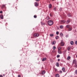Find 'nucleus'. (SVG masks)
Listing matches in <instances>:
<instances>
[{"label": "nucleus", "instance_id": "c756f323", "mask_svg": "<svg viewBox=\"0 0 77 77\" xmlns=\"http://www.w3.org/2000/svg\"><path fill=\"white\" fill-rule=\"evenodd\" d=\"M53 50H55L56 49V47L54 46L53 47Z\"/></svg>", "mask_w": 77, "mask_h": 77}, {"label": "nucleus", "instance_id": "473e14b6", "mask_svg": "<svg viewBox=\"0 0 77 77\" xmlns=\"http://www.w3.org/2000/svg\"><path fill=\"white\" fill-rule=\"evenodd\" d=\"M60 35H61V36H63V34L62 33H61L60 34Z\"/></svg>", "mask_w": 77, "mask_h": 77}, {"label": "nucleus", "instance_id": "f8f14e48", "mask_svg": "<svg viewBox=\"0 0 77 77\" xmlns=\"http://www.w3.org/2000/svg\"><path fill=\"white\" fill-rule=\"evenodd\" d=\"M58 52L59 54H62V52L60 51V50H58Z\"/></svg>", "mask_w": 77, "mask_h": 77}, {"label": "nucleus", "instance_id": "4468645a", "mask_svg": "<svg viewBox=\"0 0 77 77\" xmlns=\"http://www.w3.org/2000/svg\"><path fill=\"white\" fill-rule=\"evenodd\" d=\"M46 59H47V58H44L42 59V61L43 62H44V61H45V60Z\"/></svg>", "mask_w": 77, "mask_h": 77}, {"label": "nucleus", "instance_id": "a878e982", "mask_svg": "<svg viewBox=\"0 0 77 77\" xmlns=\"http://www.w3.org/2000/svg\"><path fill=\"white\" fill-rule=\"evenodd\" d=\"M55 38L56 39H57L59 38V36L58 35H57V36Z\"/></svg>", "mask_w": 77, "mask_h": 77}, {"label": "nucleus", "instance_id": "6e6552de", "mask_svg": "<svg viewBox=\"0 0 77 77\" xmlns=\"http://www.w3.org/2000/svg\"><path fill=\"white\" fill-rule=\"evenodd\" d=\"M68 29H68L69 31H71V30H72V27H69L68 28Z\"/></svg>", "mask_w": 77, "mask_h": 77}, {"label": "nucleus", "instance_id": "20e7f679", "mask_svg": "<svg viewBox=\"0 0 77 77\" xmlns=\"http://www.w3.org/2000/svg\"><path fill=\"white\" fill-rule=\"evenodd\" d=\"M71 21V19H69L66 22V23L67 24H69V22H70Z\"/></svg>", "mask_w": 77, "mask_h": 77}, {"label": "nucleus", "instance_id": "aec40b11", "mask_svg": "<svg viewBox=\"0 0 77 77\" xmlns=\"http://www.w3.org/2000/svg\"><path fill=\"white\" fill-rule=\"evenodd\" d=\"M70 59H71V57L70 56H69L67 58V60H69Z\"/></svg>", "mask_w": 77, "mask_h": 77}, {"label": "nucleus", "instance_id": "c03bdc74", "mask_svg": "<svg viewBox=\"0 0 77 77\" xmlns=\"http://www.w3.org/2000/svg\"><path fill=\"white\" fill-rule=\"evenodd\" d=\"M36 2H39V0H35Z\"/></svg>", "mask_w": 77, "mask_h": 77}, {"label": "nucleus", "instance_id": "bb28decb", "mask_svg": "<svg viewBox=\"0 0 77 77\" xmlns=\"http://www.w3.org/2000/svg\"><path fill=\"white\" fill-rule=\"evenodd\" d=\"M62 48V47H59L58 48V50H60V49Z\"/></svg>", "mask_w": 77, "mask_h": 77}, {"label": "nucleus", "instance_id": "ddd939ff", "mask_svg": "<svg viewBox=\"0 0 77 77\" xmlns=\"http://www.w3.org/2000/svg\"><path fill=\"white\" fill-rule=\"evenodd\" d=\"M70 27V25H67L66 26V27L68 29Z\"/></svg>", "mask_w": 77, "mask_h": 77}, {"label": "nucleus", "instance_id": "79ce46f5", "mask_svg": "<svg viewBox=\"0 0 77 77\" xmlns=\"http://www.w3.org/2000/svg\"><path fill=\"white\" fill-rule=\"evenodd\" d=\"M75 44L77 45V41H75Z\"/></svg>", "mask_w": 77, "mask_h": 77}, {"label": "nucleus", "instance_id": "2eb2a0df", "mask_svg": "<svg viewBox=\"0 0 77 77\" xmlns=\"http://www.w3.org/2000/svg\"><path fill=\"white\" fill-rule=\"evenodd\" d=\"M76 60L75 59L74 60H73V63H76Z\"/></svg>", "mask_w": 77, "mask_h": 77}, {"label": "nucleus", "instance_id": "0eeeda50", "mask_svg": "<svg viewBox=\"0 0 77 77\" xmlns=\"http://www.w3.org/2000/svg\"><path fill=\"white\" fill-rule=\"evenodd\" d=\"M62 70L64 72H65V68L63 67L62 68Z\"/></svg>", "mask_w": 77, "mask_h": 77}, {"label": "nucleus", "instance_id": "b1692460", "mask_svg": "<svg viewBox=\"0 0 77 77\" xmlns=\"http://www.w3.org/2000/svg\"><path fill=\"white\" fill-rule=\"evenodd\" d=\"M50 36H51V37H52V36H54V34H50Z\"/></svg>", "mask_w": 77, "mask_h": 77}, {"label": "nucleus", "instance_id": "c85d7f7f", "mask_svg": "<svg viewBox=\"0 0 77 77\" xmlns=\"http://www.w3.org/2000/svg\"><path fill=\"white\" fill-rule=\"evenodd\" d=\"M59 32L58 31H57L56 32V34L57 35H59Z\"/></svg>", "mask_w": 77, "mask_h": 77}, {"label": "nucleus", "instance_id": "423d86ee", "mask_svg": "<svg viewBox=\"0 0 77 77\" xmlns=\"http://www.w3.org/2000/svg\"><path fill=\"white\" fill-rule=\"evenodd\" d=\"M65 45V44H64V42H61V46H63Z\"/></svg>", "mask_w": 77, "mask_h": 77}, {"label": "nucleus", "instance_id": "7c9ffc66", "mask_svg": "<svg viewBox=\"0 0 77 77\" xmlns=\"http://www.w3.org/2000/svg\"><path fill=\"white\" fill-rule=\"evenodd\" d=\"M67 50L68 51H69V50H70V48L69 47H68L67 48Z\"/></svg>", "mask_w": 77, "mask_h": 77}, {"label": "nucleus", "instance_id": "a18cd8bd", "mask_svg": "<svg viewBox=\"0 0 77 77\" xmlns=\"http://www.w3.org/2000/svg\"><path fill=\"white\" fill-rule=\"evenodd\" d=\"M18 77H21V75H18Z\"/></svg>", "mask_w": 77, "mask_h": 77}, {"label": "nucleus", "instance_id": "412c9836", "mask_svg": "<svg viewBox=\"0 0 77 77\" xmlns=\"http://www.w3.org/2000/svg\"><path fill=\"white\" fill-rule=\"evenodd\" d=\"M5 5H2V8L3 9V8H5Z\"/></svg>", "mask_w": 77, "mask_h": 77}, {"label": "nucleus", "instance_id": "5701e85b", "mask_svg": "<svg viewBox=\"0 0 77 77\" xmlns=\"http://www.w3.org/2000/svg\"><path fill=\"white\" fill-rule=\"evenodd\" d=\"M49 19H50V17H49L47 16L46 17V19L47 20H48Z\"/></svg>", "mask_w": 77, "mask_h": 77}, {"label": "nucleus", "instance_id": "f704fd0d", "mask_svg": "<svg viewBox=\"0 0 77 77\" xmlns=\"http://www.w3.org/2000/svg\"><path fill=\"white\" fill-rule=\"evenodd\" d=\"M34 18H36L37 17V16H36V15H34Z\"/></svg>", "mask_w": 77, "mask_h": 77}, {"label": "nucleus", "instance_id": "09e8293b", "mask_svg": "<svg viewBox=\"0 0 77 77\" xmlns=\"http://www.w3.org/2000/svg\"><path fill=\"white\" fill-rule=\"evenodd\" d=\"M76 65H75V66L76 67H77V65L76 64H75Z\"/></svg>", "mask_w": 77, "mask_h": 77}, {"label": "nucleus", "instance_id": "1a4fd4ad", "mask_svg": "<svg viewBox=\"0 0 77 77\" xmlns=\"http://www.w3.org/2000/svg\"><path fill=\"white\" fill-rule=\"evenodd\" d=\"M56 41H54V42H52L51 44L52 45H54V44H56Z\"/></svg>", "mask_w": 77, "mask_h": 77}, {"label": "nucleus", "instance_id": "9b49d317", "mask_svg": "<svg viewBox=\"0 0 77 77\" xmlns=\"http://www.w3.org/2000/svg\"><path fill=\"white\" fill-rule=\"evenodd\" d=\"M0 18L2 20H3V15H2L0 16Z\"/></svg>", "mask_w": 77, "mask_h": 77}, {"label": "nucleus", "instance_id": "4c0bfd02", "mask_svg": "<svg viewBox=\"0 0 77 77\" xmlns=\"http://www.w3.org/2000/svg\"><path fill=\"white\" fill-rule=\"evenodd\" d=\"M41 24H42V25H45V23H41Z\"/></svg>", "mask_w": 77, "mask_h": 77}, {"label": "nucleus", "instance_id": "58836bf2", "mask_svg": "<svg viewBox=\"0 0 77 77\" xmlns=\"http://www.w3.org/2000/svg\"><path fill=\"white\" fill-rule=\"evenodd\" d=\"M60 73H62V71L60 70Z\"/></svg>", "mask_w": 77, "mask_h": 77}, {"label": "nucleus", "instance_id": "c9c22d12", "mask_svg": "<svg viewBox=\"0 0 77 77\" xmlns=\"http://www.w3.org/2000/svg\"><path fill=\"white\" fill-rule=\"evenodd\" d=\"M69 35H66V38H68Z\"/></svg>", "mask_w": 77, "mask_h": 77}, {"label": "nucleus", "instance_id": "f3484780", "mask_svg": "<svg viewBox=\"0 0 77 77\" xmlns=\"http://www.w3.org/2000/svg\"><path fill=\"white\" fill-rule=\"evenodd\" d=\"M60 29H62L63 28V25H61L60 26Z\"/></svg>", "mask_w": 77, "mask_h": 77}, {"label": "nucleus", "instance_id": "f257e3e1", "mask_svg": "<svg viewBox=\"0 0 77 77\" xmlns=\"http://www.w3.org/2000/svg\"><path fill=\"white\" fill-rule=\"evenodd\" d=\"M48 24L49 26H52L53 24V21L52 20H49L48 22Z\"/></svg>", "mask_w": 77, "mask_h": 77}, {"label": "nucleus", "instance_id": "37998d69", "mask_svg": "<svg viewBox=\"0 0 77 77\" xmlns=\"http://www.w3.org/2000/svg\"><path fill=\"white\" fill-rule=\"evenodd\" d=\"M0 13L1 14H2V13H3V11H1L0 12Z\"/></svg>", "mask_w": 77, "mask_h": 77}, {"label": "nucleus", "instance_id": "72a5a7b5", "mask_svg": "<svg viewBox=\"0 0 77 77\" xmlns=\"http://www.w3.org/2000/svg\"><path fill=\"white\" fill-rule=\"evenodd\" d=\"M57 58H58V57H60V55H58L57 56Z\"/></svg>", "mask_w": 77, "mask_h": 77}, {"label": "nucleus", "instance_id": "cd10ccee", "mask_svg": "<svg viewBox=\"0 0 77 77\" xmlns=\"http://www.w3.org/2000/svg\"><path fill=\"white\" fill-rule=\"evenodd\" d=\"M54 11H56V7H54Z\"/></svg>", "mask_w": 77, "mask_h": 77}, {"label": "nucleus", "instance_id": "7ed1b4c3", "mask_svg": "<svg viewBox=\"0 0 77 77\" xmlns=\"http://www.w3.org/2000/svg\"><path fill=\"white\" fill-rule=\"evenodd\" d=\"M34 36L35 37H38L39 36V34L36 33L34 34Z\"/></svg>", "mask_w": 77, "mask_h": 77}, {"label": "nucleus", "instance_id": "4be33fe9", "mask_svg": "<svg viewBox=\"0 0 77 77\" xmlns=\"http://www.w3.org/2000/svg\"><path fill=\"white\" fill-rule=\"evenodd\" d=\"M56 77H59V74H57L56 75Z\"/></svg>", "mask_w": 77, "mask_h": 77}, {"label": "nucleus", "instance_id": "e433bc0d", "mask_svg": "<svg viewBox=\"0 0 77 77\" xmlns=\"http://www.w3.org/2000/svg\"><path fill=\"white\" fill-rule=\"evenodd\" d=\"M62 8H60L59 9V11H62Z\"/></svg>", "mask_w": 77, "mask_h": 77}, {"label": "nucleus", "instance_id": "dca6fc26", "mask_svg": "<svg viewBox=\"0 0 77 77\" xmlns=\"http://www.w3.org/2000/svg\"><path fill=\"white\" fill-rule=\"evenodd\" d=\"M56 66H57L58 67L59 66V63H57Z\"/></svg>", "mask_w": 77, "mask_h": 77}, {"label": "nucleus", "instance_id": "49530a36", "mask_svg": "<svg viewBox=\"0 0 77 77\" xmlns=\"http://www.w3.org/2000/svg\"><path fill=\"white\" fill-rule=\"evenodd\" d=\"M0 77H3V76H2V75H0Z\"/></svg>", "mask_w": 77, "mask_h": 77}, {"label": "nucleus", "instance_id": "9d476101", "mask_svg": "<svg viewBox=\"0 0 77 77\" xmlns=\"http://www.w3.org/2000/svg\"><path fill=\"white\" fill-rule=\"evenodd\" d=\"M42 74H45V70L43 71L42 72Z\"/></svg>", "mask_w": 77, "mask_h": 77}, {"label": "nucleus", "instance_id": "2f4dec72", "mask_svg": "<svg viewBox=\"0 0 77 77\" xmlns=\"http://www.w3.org/2000/svg\"><path fill=\"white\" fill-rule=\"evenodd\" d=\"M75 73L76 74H77V70H76L75 71Z\"/></svg>", "mask_w": 77, "mask_h": 77}, {"label": "nucleus", "instance_id": "39448f33", "mask_svg": "<svg viewBox=\"0 0 77 77\" xmlns=\"http://www.w3.org/2000/svg\"><path fill=\"white\" fill-rule=\"evenodd\" d=\"M39 4L38 3L35 2V6H38Z\"/></svg>", "mask_w": 77, "mask_h": 77}, {"label": "nucleus", "instance_id": "6ab92c4d", "mask_svg": "<svg viewBox=\"0 0 77 77\" xmlns=\"http://www.w3.org/2000/svg\"><path fill=\"white\" fill-rule=\"evenodd\" d=\"M67 16L69 17H71V14H68L67 15Z\"/></svg>", "mask_w": 77, "mask_h": 77}, {"label": "nucleus", "instance_id": "f03ea898", "mask_svg": "<svg viewBox=\"0 0 77 77\" xmlns=\"http://www.w3.org/2000/svg\"><path fill=\"white\" fill-rule=\"evenodd\" d=\"M60 23L61 24H64V23H66V21L64 20H61Z\"/></svg>", "mask_w": 77, "mask_h": 77}, {"label": "nucleus", "instance_id": "a19ab883", "mask_svg": "<svg viewBox=\"0 0 77 77\" xmlns=\"http://www.w3.org/2000/svg\"><path fill=\"white\" fill-rule=\"evenodd\" d=\"M50 15L51 17H52V15L50 13Z\"/></svg>", "mask_w": 77, "mask_h": 77}, {"label": "nucleus", "instance_id": "ea45409f", "mask_svg": "<svg viewBox=\"0 0 77 77\" xmlns=\"http://www.w3.org/2000/svg\"><path fill=\"white\" fill-rule=\"evenodd\" d=\"M55 70L56 71H57V69L56 68H54Z\"/></svg>", "mask_w": 77, "mask_h": 77}, {"label": "nucleus", "instance_id": "a211bd4d", "mask_svg": "<svg viewBox=\"0 0 77 77\" xmlns=\"http://www.w3.org/2000/svg\"><path fill=\"white\" fill-rule=\"evenodd\" d=\"M70 44L71 45H73V44H74V42L73 41H72L70 42Z\"/></svg>", "mask_w": 77, "mask_h": 77}, {"label": "nucleus", "instance_id": "393cba45", "mask_svg": "<svg viewBox=\"0 0 77 77\" xmlns=\"http://www.w3.org/2000/svg\"><path fill=\"white\" fill-rule=\"evenodd\" d=\"M49 8H51V4L49 5Z\"/></svg>", "mask_w": 77, "mask_h": 77}, {"label": "nucleus", "instance_id": "de8ad7c7", "mask_svg": "<svg viewBox=\"0 0 77 77\" xmlns=\"http://www.w3.org/2000/svg\"><path fill=\"white\" fill-rule=\"evenodd\" d=\"M58 61H60V59H58Z\"/></svg>", "mask_w": 77, "mask_h": 77}]
</instances>
